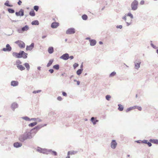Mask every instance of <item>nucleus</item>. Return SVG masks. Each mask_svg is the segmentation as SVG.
Listing matches in <instances>:
<instances>
[{
  "instance_id": "36",
  "label": "nucleus",
  "mask_w": 158,
  "mask_h": 158,
  "mask_svg": "<svg viewBox=\"0 0 158 158\" xmlns=\"http://www.w3.org/2000/svg\"><path fill=\"white\" fill-rule=\"evenodd\" d=\"M43 148L39 147H38L37 149V151L40 153H41Z\"/></svg>"
},
{
  "instance_id": "59",
  "label": "nucleus",
  "mask_w": 158,
  "mask_h": 158,
  "mask_svg": "<svg viewBox=\"0 0 158 158\" xmlns=\"http://www.w3.org/2000/svg\"><path fill=\"white\" fill-rule=\"evenodd\" d=\"M144 1H142L140 2V4L141 5H143L144 4Z\"/></svg>"
},
{
  "instance_id": "10",
  "label": "nucleus",
  "mask_w": 158,
  "mask_h": 158,
  "mask_svg": "<svg viewBox=\"0 0 158 158\" xmlns=\"http://www.w3.org/2000/svg\"><path fill=\"white\" fill-rule=\"evenodd\" d=\"M15 14L17 16H23L24 15V10H23L21 9L19 12H16Z\"/></svg>"
},
{
  "instance_id": "22",
  "label": "nucleus",
  "mask_w": 158,
  "mask_h": 158,
  "mask_svg": "<svg viewBox=\"0 0 158 158\" xmlns=\"http://www.w3.org/2000/svg\"><path fill=\"white\" fill-rule=\"evenodd\" d=\"M21 53L22 57H23L24 59H26L27 57V54L25 53L24 51H21Z\"/></svg>"
},
{
  "instance_id": "18",
  "label": "nucleus",
  "mask_w": 158,
  "mask_h": 158,
  "mask_svg": "<svg viewBox=\"0 0 158 158\" xmlns=\"http://www.w3.org/2000/svg\"><path fill=\"white\" fill-rule=\"evenodd\" d=\"M34 46V43H32L29 46H27L26 49L27 50H31L33 48Z\"/></svg>"
},
{
  "instance_id": "16",
  "label": "nucleus",
  "mask_w": 158,
  "mask_h": 158,
  "mask_svg": "<svg viewBox=\"0 0 158 158\" xmlns=\"http://www.w3.org/2000/svg\"><path fill=\"white\" fill-rule=\"evenodd\" d=\"M29 29V27L27 25H26L25 27H23L21 30H19L20 32H23L24 31H26L28 30Z\"/></svg>"
},
{
  "instance_id": "52",
  "label": "nucleus",
  "mask_w": 158,
  "mask_h": 158,
  "mask_svg": "<svg viewBox=\"0 0 158 158\" xmlns=\"http://www.w3.org/2000/svg\"><path fill=\"white\" fill-rule=\"evenodd\" d=\"M111 98L110 96L109 95H106V99H109V98Z\"/></svg>"
},
{
  "instance_id": "51",
  "label": "nucleus",
  "mask_w": 158,
  "mask_h": 158,
  "mask_svg": "<svg viewBox=\"0 0 158 158\" xmlns=\"http://www.w3.org/2000/svg\"><path fill=\"white\" fill-rule=\"evenodd\" d=\"M136 109H138L139 111H141L142 110V108L141 107L139 106H138L137 107Z\"/></svg>"
},
{
  "instance_id": "63",
  "label": "nucleus",
  "mask_w": 158,
  "mask_h": 158,
  "mask_svg": "<svg viewBox=\"0 0 158 158\" xmlns=\"http://www.w3.org/2000/svg\"><path fill=\"white\" fill-rule=\"evenodd\" d=\"M99 44H103V42H101V41H100L99 42Z\"/></svg>"
},
{
  "instance_id": "6",
  "label": "nucleus",
  "mask_w": 158,
  "mask_h": 158,
  "mask_svg": "<svg viewBox=\"0 0 158 158\" xmlns=\"http://www.w3.org/2000/svg\"><path fill=\"white\" fill-rule=\"evenodd\" d=\"M117 145L115 140H112L111 143V147L113 149H115Z\"/></svg>"
},
{
  "instance_id": "38",
  "label": "nucleus",
  "mask_w": 158,
  "mask_h": 158,
  "mask_svg": "<svg viewBox=\"0 0 158 158\" xmlns=\"http://www.w3.org/2000/svg\"><path fill=\"white\" fill-rule=\"evenodd\" d=\"M53 68L56 70H58L59 68V66L58 64H56L53 66Z\"/></svg>"
},
{
  "instance_id": "32",
  "label": "nucleus",
  "mask_w": 158,
  "mask_h": 158,
  "mask_svg": "<svg viewBox=\"0 0 158 158\" xmlns=\"http://www.w3.org/2000/svg\"><path fill=\"white\" fill-rule=\"evenodd\" d=\"M134 107H133L132 106L128 108L126 110V112H127L131 111V110H134Z\"/></svg>"
},
{
  "instance_id": "33",
  "label": "nucleus",
  "mask_w": 158,
  "mask_h": 158,
  "mask_svg": "<svg viewBox=\"0 0 158 158\" xmlns=\"http://www.w3.org/2000/svg\"><path fill=\"white\" fill-rule=\"evenodd\" d=\"M32 25H38L39 24V22L37 20H35L32 22Z\"/></svg>"
},
{
  "instance_id": "13",
  "label": "nucleus",
  "mask_w": 158,
  "mask_h": 158,
  "mask_svg": "<svg viewBox=\"0 0 158 158\" xmlns=\"http://www.w3.org/2000/svg\"><path fill=\"white\" fill-rule=\"evenodd\" d=\"M11 48L9 44L6 45V48H4L2 50L4 51H10L11 50Z\"/></svg>"
},
{
  "instance_id": "23",
  "label": "nucleus",
  "mask_w": 158,
  "mask_h": 158,
  "mask_svg": "<svg viewBox=\"0 0 158 158\" xmlns=\"http://www.w3.org/2000/svg\"><path fill=\"white\" fill-rule=\"evenodd\" d=\"M48 52L50 54L54 52V49L53 47H50L48 48Z\"/></svg>"
},
{
  "instance_id": "29",
  "label": "nucleus",
  "mask_w": 158,
  "mask_h": 158,
  "mask_svg": "<svg viewBox=\"0 0 158 158\" xmlns=\"http://www.w3.org/2000/svg\"><path fill=\"white\" fill-rule=\"evenodd\" d=\"M17 68L19 69H20L21 71L24 70L25 69V68L22 65H20L19 66H18Z\"/></svg>"
},
{
  "instance_id": "11",
  "label": "nucleus",
  "mask_w": 158,
  "mask_h": 158,
  "mask_svg": "<svg viewBox=\"0 0 158 158\" xmlns=\"http://www.w3.org/2000/svg\"><path fill=\"white\" fill-rule=\"evenodd\" d=\"M60 58L64 60H67L69 58V55L68 53H65L61 56Z\"/></svg>"
},
{
  "instance_id": "7",
  "label": "nucleus",
  "mask_w": 158,
  "mask_h": 158,
  "mask_svg": "<svg viewBox=\"0 0 158 158\" xmlns=\"http://www.w3.org/2000/svg\"><path fill=\"white\" fill-rule=\"evenodd\" d=\"M13 56L17 58L22 57L21 51L19 52V53L14 52L13 53Z\"/></svg>"
},
{
  "instance_id": "19",
  "label": "nucleus",
  "mask_w": 158,
  "mask_h": 158,
  "mask_svg": "<svg viewBox=\"0 0 158 158\" xmlns=\"http://www.w3.org/2000/svg\"><path fill=\"white\" fill-rule=\"evenodd\" d=\"M19 82L17 81H13L11 82V85L13 86H15L18 85Z\"/></svg>"
},
{
  "instance_id": "53",
  "label": "nucleus",
  "mask_w": 158,
  "mask_h": 158,
  "mask_svg": "<svg viewBox=\"0 0 158 158\" xmlns=\"http://www.w3.org/2000/svg\"><path fill=\"white\" fill-rule=\"evenodd\" d=\"M62 94L64 96H66L67 95V94L65 92H63L62 93Z\"/></svg>"
},
{
  "instance_id": "8",
  "label": "nucleus",
  "mask_w": 158,
  "mask_h": 158,
  "mask_svg": "<svg viewBox=\"0 0 158 158\" xmlns=\"http://www.w3.org/2000/svg\"><path fill=\"white\" fill-rule=\"evenodd\" d=\"M75 32V30L74 28H70L69 29L66 31V33L67 34H73Z\"/></svg>"
},
{
  "instance_id": "27",
  "label": "nucleus",
  "mask_w": 158,
  "mask_h": 158,
  "mask_svg": "<svg viewBox=\"0 0 158 158\" xmlns=\"http://www.w3.org/2000/svg\"><path fill=\"white\" fill-rule=\"evenodd\" d=\"M37 123L36 122H34L33 123H31L28 125L30 127H33L34 126H35L37 124Z\"/></svg>"
},
{
  "instance_id": "58",
  "label": "nucleus",
  "mask_w": 158,
  "mask_h": 158,
  "mask_svg": "<svg viewBox=\"0 0 158 158\" xmlns=\"http://www.w3.org/2000/svg\"><path fill=\"white\" fill-rule=\"evenodd\" d=\"M117 27L118 28H122V25H119V26H117Z\"/></svg>"
},
{
  "instance_id": "41",
  "label": "nucleus",
  "mask_w": 158,
  "mask_h": 158,
  "mask_svg": "<svg viewBox=\"0 0 158 158\" xmlns=\"http://www.w3.org/2000/svg\"><path fill=\"white\" fill-rule=\"evenodd\" d=\"M9 1H7L6 2H5L4 4L5 5L8 6H10V7H12V5H10L9 4Z\"/></svg>"
},
{
  "instance_id": "14",
  "label": "nucleus",
  "mask_w": 158,
  "mask_h": 158,
  "mask_svg": "<svg viewBox=\"0 0 158 158\" xmlns=\"http://www.w3.org/2000/svg\"><path fill=\"white\" fill-rule=\"evenodd\" d=\"M90 121L94 125L96 124V123L99 121L98 120L96 119V118L94 117H92L91 118Z\"/></svg>"
},
{
  "instance_id": "45",
  "label": "nucleus",
  "mask_w": 158,
  "mask_h": 158,
  "mask_svg": "<svg viewBox=\"0 0 158 158\" xmlns=\"http://www.w3.org/2000/svg\"><path fill=\"white\" fill-rule=\"evenodd\" d=\"M41 90H34L33 92V93L34 94H36V93L40 92Z\"/></svg>"
},
{
  "instance_id": "5",
  "label": "nucleus",
  "mask_w": 158,
  "mask_h": 158,
  "mask_svg": "<svg viewBox=\"0 0 158 158\" xmlns=\"http://www.w3.org/2000/svg\"><path fill=\"white\" fill-rule=\"evenodd\" d=\"M15 43L17 44L20 48H24L25 47V44L23 42L21 41L18 40L16 41Z\"/></svg>"
},
{
  "instance_id": "49",
  "label": "nucleus",
  "mask_w": 158,
  "mask_h": 158,
  "mask_svg": "<svg viewBox=\"0 0 158 158\" xmlns=\"http://www.w3.org/2000/svg\"><path fill=\"white\" fill-rule=\"evenodd\" d=\"M151 142H148L147 144L148 145V146L149 147H151L152 145V144L151 143Z\"/></svg>"
},
{
  "instance_id": "30",
  "label": "nucleus",
  "mask_w": 158,
  "mask_h": 158,
  "mask_svg": "<svg viewBox=\"0 0 158 158\" xmlns=\"http://www.w3.org/2000/svg\"><path fill=\"white\" fill-rule=\"evenodd\" d=\"M22 118L26 121H31L30 119L27 116L23 117Z\"/></svg>"
},
{
  "instance_id": "12",
  "label": "nucleus",
  "mask_w": 158,
  "mask_h": 158,
  "mask_svg": "<svg viewBox=\"0 0 158 158\" xmlns=\"http://www.w3.org/2000/svg\"><path fill=\"white\" fill-rule=\"evenodd\" d=\"M18 105L16 102L13 103L11 106V107L13 111H14L15 109L18 108Z\"/></svg>"
},
{
  "instance_id": "50",
  "label": "nucleus",
  "mask_w": 158,
  "mask_h": 158,
  "mask_svg": "<svg viewBox=\"0 0 158 158\" xmlns=\"http://www.w3.org/2000/svg\"><path fill=\"white\" fill-rule=\"evenodd\" d=\"M148 142V140H143L142 141V142L144 143L147 144V143Z\"/></svg>"
},
{
  "instance_id": "48",
  "label": "nucleus",
  "mask_w": 158,
  "mask_h": 158,
  "mask_svg": "<svg viewBox=\"0 0 158 158\" xmlns=\"http://www.w3.org/2000/svg\"><path fill=\"white\" fill-rule=\"evenodd\" d=\"M78 66V64H77V63H75L73 64V67H74V69H75L76 68H77V67Z\"/></svg>"
},
{
  "instance_id": "60",
  "label": "nucleus",
  "mask_w": 158,
  "mask_h": 158,
  "mask_svg": "<svg viewBox=\"0 0 158 158\" xmlns=\"http://www.w3.org/2000/svg\"><path fill=\"white\" fill-rule=\"evenodd\" d=\"M136 142L138 143H140V140H137V141H135Z\"/></svg>"
},
{
  "instance_id": "17",
  "label": "nucleus",
  "mask_w": 158,
  "mask_h": 158,
  "mask_svg": "<svg viewBox=\"0 0 158 158\" xmlns=\"http://www.w3.org/2000/svg\"><path fill=\"white\" fill-rule=\"evenodd\" d=\"M14 146L16 148L21 147L22 146V144L19 142H17L14 143Z\"/></svg>"
},
{
  "instance_id": "35",
  "label": "nucleus",
  "mask_w": 158,
  "mask_h": 158,
  "mask_svg": "<svg viewBox=\"0 0 158 158\" xmlns=\"http://www.w3.org/2000/svg\"><path fill=\"white\" fill-rule=\"evenodd\" d=\"M22 63L19 60H18L16 61V65H17V66L20 65V64H21Z\"/></svg>"
},
{
  "instance_id": "2",
  "label": "nucleus",
  "mask_w": 158,
  "mask_h": 158,
  "mask_svg": "<svg viewBox=\"0 0 158 158\" xmlns=\"http://www.w3.org/2000/svg\"><path fill=\"white\" fill-rule=\"evenodd\" d=\"M44 127L43 125L40 124L38 125L37 126L35 127L33 129H32L30 131L31 132L33 135H35L37 131L40 128Z\"/></svg>"
},
{
  "instance_id": "37",
  "label": "nucleus",
  "mask_w": 158,
  "mask_h": 158,
  "mask_svg": "<svg viewBox=\"0 0 158 158\" xmlns=\"http://www.w3.org/2000/svg\"><path fill=\"white\" fill-rule=\"evenodd\" d=\"M51 154L53 155H54V156H56L57 155V153L56 152L54 151H52L51 149Z\"/></svg>"
},
{
  "instance_id": "54",
  "label": "nucleus",
  "mask_w": 158,
  "mask_h": 158,
  "mask_svg": "<svg viewBox=\"0 0 158 158\" xmlns=\"http://www.w3.org/2000/svg\"><path fill=\"white\" fill-rule=\"evenodd\" d=\"M31 120H34V121H36L37 118H33L30 119Z\"/></svg>"
},
{
  "instance_id": "34",
  "label": "nucleus",
  "mask_w": 158,
  "mask_h": 158,
  "mask_svg": "<svg viewBox=\"0 0 158 158\" xmlns=\"http://www.w3.org/2000/svg\"><path fill=\"white\" fill-rule=\"evenodd\" d=\"M53 62V60H50L49 61L48 63L47 64V66L48 67L50 66L52 63Z\"/></svg>"
},
{
  "instance_id": "57",
  "label": "nucleus",
  "mask_w": 158,
  "mask_h": 158,
  "mask_svg": "<svg viewBox=\"0 0 158 158\" xmlns=\"http://www.w3.org/2000/svg\"><path fill=\"white\" fill-rule=\"evenodd\" d=\"M74 81H76L77 82V85H79L80 84V82L79 81H76V80H75Z\"/></svg>"
},
{
  "instance_id": "21",
  "label": "nucleus",
  "mask_w": 158,
  "mask_h": 158,
  "mask_svg": "<svg viewBox=\"0 0 158 158\" xmlns=\"http://www.w3.org/2000/svg\"><path fill=\"white\" fill-rule=\"evenodd\" d=\"M90 44L91 46H94L95 45L96 43V41L95 40H89Z\"/></svg>"
},
{
  "instance_id": "25",
  "label": "nucleus",
  "mask_w": 158,
  "mask_h": 158,
  "mask_svg": "<svg viewBox=\"0 0 158 158\" xmlns=\"http://www.w3.org/2000/svg\"><path fill=\"white\" fill-rule=\"evenodd\" d=\"M77 153V152H76V151H69L68 152L67 155H72L75 154H76Z\"/></svg>"
},
{
  "instance_id": "28",
  "label": "nucleus",
  "mask_w": 158,
  "mask_h": 158,
  "mask_svg": "<svg viewBox=\"0 0 158 158\" xmlns=\"http://www.w3.org/2000/svg\"><path fill=\"white\" fill-rule=\"evenodd\" d=\"M83 70V69H78L77 72V73L78 75H80L81 73Z\"/></svg>"
},
{
  "instance_id": "46",
  "label": "nucleus",
  "mask_w": 158,
  "mask_h": 158,
  "mask_svg": "<svg viewBox=\"0 0 158 158\" xmlns=\"http://www.w3.org/2000/svg\"><path fill=\"white\" fill-rule=\"evenodd\" d=\"M39 6H35L34 7V9L36 11H37L39 9Z\"/></svg>"
},
{
  "instance_id": "62",
  "label": "nucleus",
  "mask_w": 158,
  "mask_h": 158,
  "mask_svg": "<svg viewBox=\"0 0 158 158\" xmlns=\"http://www.w3.org/2000/svg\"><path fill=\"white\" fill-rule=\"evenodd\" d=\"M138 106H132L133 107H134V109H136L137 108V107Z\"/></svg>"
},
{
  "instance_id": "64",
  "label": "nucleus",
  "mask_w": 158,
  "mask_h": 158,
  "mask_svg": "<svg viewBox=\"0 0 158 158\" xmlns=\"http://www.w3.org/2000/svg\"><path fill=\"white\" fill-rule=\"evenodd\" d=\"M65 158H70V156L69 155H68Z\"/></svg>"
},
{
  "instance_id": "39",
  "label": "nucleus",
  "mask_w": 158,
  "mask_h": 158,
  "mask_svg": "<svg viewBox=\"0 0 158 158\" xmlns=\"http://www.w3.org/2000/svg\"><path fill=\"white\" fill-rule=\"evenodd\" d=\"M29 15L32 16H34L35 15V14L34 10H32L30 12Z\"/></svg>"
},
{
  "instance_id": "47",
  "label": "nucleus",
  "mask_w": 158,
  "mask_h": 158,
  "mask_svg": "<svg viewBox=\"0 0 158 158\" xmlns=\"http://www.w3.org/2000/svg\"><path fill=\"white\" fill-rule=\"evenodd\" d=\"M116 74V73L114 72H112L110 75V77H112L114 76Z\"/></svg>"
},
{
  "instance_id": "43",
  "label": "nucleus",
  "mask_w": 158,
  "mask_h": 158,
  "mask_svg": "<svg viewBox=\"0 0 158 158\" xmlns=\"http://www.w3.org/2000/svg\"><path fill=\"white\" fill-rule=\"evenodd\" d=\"M140 64L139 63H137L135 65V68L136 69H138L139 67L140 66Z\"/></svg>"
},
{
  "instance_id": "42",
  "label": "nucleus",
  "mask_w": 158,
  "mask_h": 158,
  "mask_svg": "<svg viewBox=\"0 0 158 158\" xmlns=\"http://www.w3.org/2000/svg\"><path fill=\"white\" fill-rule=\"evenodd\" d=\"M130 16L131 18V19H132L133 18V16L130 13H128L126 16Z\"/></svg>"
},
{
  "instance_id": "3",
  "label": "nucleus",
  "mask_w": 158,
  "mask_h": 158,
  "mask_svg": "<svg viewBox=\"0 0 158 158\" xmlns=\"http://www.w3.org/2000/svg\"><path fill=\"white\" fill-rule=\"evenodd\" d=\"M138 5V2L136 0H134L131 3V7L133 10H135L137 9Z\"/></svg>"
},
{
  "instance_id": "44",
  "label": "nucleus",
  "mask_w": 158,
  "mask_h": 158,
  "mask_svg": "<svg viewBox=\"0 0 158 158\" xmlns=\"http://www.w3.org/2000/svg\"><path fill=\"white\" fill-rule=\"evenodd\" d=\"M8 12L10 13H13L15 12V11L14 10L11 9H8Z\"/></svg>"
},
{
  "instance_id": "15",
  "label": "nucleus",
  "mask_w": 158,
  "mask_h": 158,
  "mask_svg": "<svg viewBox=\"0 0 158 158\" xmlns=\"http://www.w3.org/2000/svg\"><path fill=\"white\" fill-rule=\"evenodd\" d=\"M59 23L57 22H53L52 23L51 26L52 28H56L59 26Z\"/></svg>"
},
{
  "instance_id": "31",
  "label": "nucleus",
  "mask_w": 158,
  "mask_h": 158,
  "mask_svg": "<svg viewBox=\"0 0 158 158\" xmlns=\"http://www.w3.org/2000/svg\"><path fill=\"white\" fill-rule=\"evenodd\" d=\"M24 65H25V67L27 69V70H29L30 69V66L28 63H25Z\"/></svg>"
},
{
  "instance_id": "56",
  "label": "nucleus",
  "mask_w": 158,
  "mask_h": 158,
  "mask_svg": "<svg viewBox=\"0 0 158 158\" xmlns=\"http://www.w3.org/2000/svg\"><path fill=\"white\" fill-rule=\"evenodd\" d=\"M22 3V2L21 1L19 0V1L18 2V3L19 5H21Z\"/></svg>"
},
{
  "instance_id": "55",
  "label": "nucleus",
  "mask_w": 158,
  "mask_h": 158,
  "mask_svg": "<svg viewBox=\"0 0 158 158\" xmlns=\"http://www.w3.org/2000/svg\"><path fill=\"white\" fill-rule=\"evenodd\" d=\"M49 71L50 72V73H52L54 71H53V69H50L49 70Z\"/></svg>"
},
{
  "instance_id": "26",
  "label": "nucleus",
  "mask_w": 158,
  "mask_h": 158,
  "mask_svg": "<svg viewBox=\"0 0 158 158\" xmlns=\"http://www.w3.org/2000/svg\"><path fill=\"white\" fill-rule=\"evenodd\" d=\"M56 114V113L54 111H51L48 113V115L49 116H53Z\"/></svg>"
},
{
  "instance_id": "1",
  "label": "nucleus",
  "mask_w": 158,
  "mask_h": 158,
  "mask_svg": "<svg viewBox=\"0 0 158 158\" xmlns=\"http://www.w3.org/2000/svg\"><path fill=\"white\" fill-rule=\"evenodd\" d=\"M34 136V135H33L30 131L26 132L23 134L19 135L18 137V139L21 142H23L27 139H31Z\"/></svg>"
},
{
  "instance_id": "40",
  "label": "nucleus",
  "mask_w": 158,
  "mask_h": 158,
  "mask_svg": "<svg viewBox=\"0 0 158 158\" xmlns=\"http://www.w3.org/2000/svg\"><path fill=\"white\" fill-rule=\"evenodd\" d=\"M82 19L84 20H86L88 18L87 15H84L82 16Z\"/></svg>"
},
{
  "instance_id": "20",
  "label": "nucleus",
  "mask_w": 158,
  "mask_h": 158,
  "mask_svg": "<svg viewBox=\"0 0 158 158\" xmlns=\"http://www.w3.org/2000/svg\"><path fill=\"white\" fill-rule=\"evenodd\" d=\"M149 141L152 143L157 144H158V139H151L149 140Z\"/></svg>"
},
{
  "instance_id": "24",
  "label": "nucleus",
  "mask_w": 158,
  "mask_h": 158,
  "mask_svg": "<svg viewBox=\"0 0 158 158\" xmlns=\"http://www.w3.org/2000/svg\"><path fill=\"white\" fill-rule=\"evenodd\" d=\"M118 109L120 111H122L123 110L124 107L122 105L120 104H118Z\"/></svg>"
},
{
  "instance_id": "61",
  "label": "nucleus",
  "mask_w": 158,
  "mask_h": 158,
  "mask_svg": "<svg viewBox=\"0 0 158 158\" xmlns=\"http://www.w3.org/2000/svg\"><path fill=\"white\" fill-rule=\"evenodd\" d=\"M69 58H70L71 59H72L73 58V56H71L69 57Z\"/></svg>"
},
{
  "instance_id": "4",
  "label": "nucleus",
  "mask_w": 158,
  "mask_h": 158,
  "mask_svg": "<svg viewBox=\"0 0 158 158\" xmlns=\"http://www.w3.org/2000/svg\"><path fill=\"white\" fill-rule=\"evenodd\" d=\"M123 19L126 22L127 24V25H130L132 19L125 16L123 18Z\"/></svg>"
},
{
  "instance_id": "9",
  "label": "nucleus",
  "mask_w": 158,
  "mask_h": 158,
  "mask_svg": "<svg viewBox=\"0 0 158 158\" xmlns=\"http://www.w3.org/2000/svg\"><path fill=\"white\" fill-rule=\"evenodd\" d=\"M51 151H52L51 149L43 148L41 153L48 155L49 154V152H51Z\"/></svg>"
}]
</instances>
